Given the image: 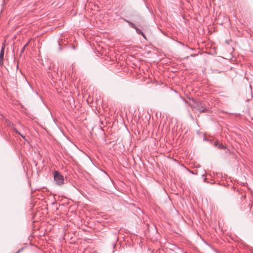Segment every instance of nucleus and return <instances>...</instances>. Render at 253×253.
<instances>
[{
    "label": "nucleus",
    "instance_id": "nucleus-4",
    "mask_svg": "<svg viewBox=\"0 0 253 253\" xmlns=\"http://www.w3.org/2000/svg\"><path fill=\"white\" fill-rule=\"evenodd\" d=\"M197 109L200 112H205L206 111V109L204 108L203 106H197Z\"/></svg>",
    "mask_w": 253,
    "mask_h": 253
},
{
    "label": "nucleus",
    "instance_id": "nucleus-9",
    "mask_svg": "<svg viewBox=\"0 0 253 253\" xmlns=\"http://www.w3.org/2000/svg\"><path fill=\"white\" fill-rule=\"evenodd\" d=\"M14 130L15 131L16 133L18 134L19 135L20 134V133L15 128H14Z\"/></svg>",
    "mask_w": 253,
    "mask_h": 253
},
{
    "label": "nucleus",
    "instance_id": "nucleus-8",
    "mask_svg": "<svg viewBox=\"0 0 253 253\" xmlns=\"http://www.w3.org/2000/svg\"><path fill=\"white\" fill-rule=\"evenodd\" d=\"M218 144H219V143L217 141H215L214 143V146H215L216 147H218Z\"/></svg>",
    "mask_w": 253,
    "mask_h": 253
},
{
    "label": "nucleus",
    "instance_id": "nucleus-12",
    "mask_svg": "<svg viewBox=\"0 0 253 253\" xmlns=\"http://www.w3.org/2000/svg\"><path fill=\"white\" fill-rule=\"evenodd\" d=\"M62 50V47H60V50Z\"/></svg>",
    "mask_w": 253,
    "mask_h": 253
},
{
    "label": "nucleus",
    "instance_id": "nucleus-1",
    "mask_svg": "<svg viewBox=\"0 0 253 253\" xmlns=\"http://www.w3.org/2000/svg\"><path fill=\"white\" fill-rule=\"evenodd\" d=\"M54 179L57 185H60L64 183V177L58 171L54 172Z\"/></svg>",
    "mask_w": 253,
    "mask_h": 253
},
{
    "label": "nucleus",
    "instance_id": "nucleus-13",
    "mask_svg": "<svg viewBox=\"0 0 253 253\" xmlns=\"http://www.w3.org/2000/svg\"><path fill=\"white\" fill-rule=\"evenodd\" d=\"M58 44H59L60 46L61 45V44H60V43L59 42H58Z\"/></svg>",
    "mask_w": 253,
    "mask_h": 253
},
{
    "label": "nucleus",
    "instance_id": "nucleus-11",
    "mask_svg": "<svg viewBox=\"0 0 253 253\" xmlns=\"http://www.w3.org/2000/svg\"><path fill=\"white\" fill-rule=\"evenodd\" d=\"M20 252V250H19L18 251H17L16 253H19V252Z\"/></svg>",
    "mask_w": 253,
    "mask_h": 253
},
{
    "label": "nucleus",
    "instance_id": "nucleus-5",
    "mask_svg": "<svg viewBox=\"0 0 253 253\" xmlns=\"http://www.w3.org/2000/svg\"><path fill=\"white\" fill-rule=\"evenodd\" d=\"M126 21L128 23V24L130 25V26L131 28H132L134 29V28H135V27H136V26L135 25V24H133V23L130 22H129V21H127V20H126Z\"/></svg>",
    "mask_w": 253,
    "mask_h": 253
},
{
    "label": "nucleus",
    "instance_id": "nucleus-6",
    "mask_svg": "<svg viewBox=\"0 0 253 253\" xmlns=\"http://www.w3.org/2000/svg\"><path fill=\"white\" fill-rule=\"evenodd\" d=\"M218 148L220 149H224L226 148V147L224 146L222 144L219 143Z\"/></svg>",
    "mask_w": 253,
    "mask_h": 253
},
{
    "label": "nucleus",
    "instance_id": "nucleus-10",
    "mask_svg": "<svg viewBox=\"0 0 253 253\" xmlns=\"http://www.w3.org/2000/svg\"><path fill=\"white\" fill-rule=\"evenodd\" d=\"M19 135H20L22 137H23L24 139H25V136L24 135H22L21 133H20V134Z\"/></svg>",
    "mask_w": 253,
    "mask_h": 253
},
{
    "label": "nucleus",
    "instance_id": "nucleus-2",
    "mask_svg": "<svg viewBox=\"0 0 253 253\" xmlns=\"http://www.w3.org/2000/svg\"><path fill=\"white\" fill-rule=\"evenodd\" d=\"M4 53V47L3 46L0 52V66H2L3 65Z\"/></svg>",
    "mask_w": 253,
    "mask_h": 253
},
{
    "label": "nucleus",
    "instance_id": "nucleus-3",
    "mask_svg": "<svg viewBox=\"0 0 253 253\" xmlns=\"http://www.w3.org/2000/svg\"><path fill=\"white\" fill-rule=\"evenodd\" d=\"M134 29L135 30L137 34L141 35L144 38H145V36L144 34L139 28L136 27L135 28H134Z\"/></svg>",
    "mask_w": 253,
    "mask_h": 253
},
{
    "label": "nucleus",
    "instance_id": "nucleus-7",
    "mask_svg": "<svg viewBox=\"0 0 253 253\" xmlns=\"http://www.w3.org/2000/svg\"><path fill=\"white\" fill-rule=\"evenodd\" d=\"M28 44V42H27L26 44L21 49V53H23L24 51L25 48L27 46Z\"/></svg>",
    "mask_w": 253,
    "mask_h": 253
}]
</instances>
